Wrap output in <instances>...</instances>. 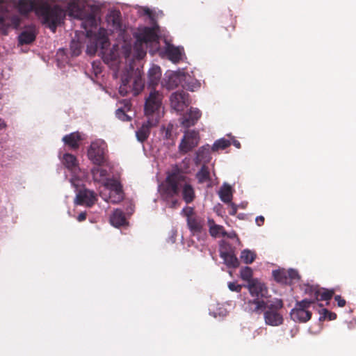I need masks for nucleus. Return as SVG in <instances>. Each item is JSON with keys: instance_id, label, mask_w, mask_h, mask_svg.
<instances>
[{"instance_id": "obj_9", "label": "nucleus", "mask_w": 356, "mask_h": 356, "mask_svg": "<svg viewBox=\"0 0 356 356\" xmlns=\"http://www.w3.org/2000/svg\"><path fill=\"white\" fill-rule=\"evenodd\" d=\"M171 107L177 112L183 111L188 107L191 101L189 95L184 90H177L170 95Z\"/></svg>"}, {"instance_id": "obj_53", "label": "nucleus", "mask_w": 356, "mask_h": 356, "mask_svg": "<svg viewBox=\"0 0 356 356\" xmlns=\"http://www.w3.org/2000/svg\"><path fill=\"white\" fill-rule=\"evenodd\" d=\"M72 15H73L74 17L77 18H81V12L79 10L78 7L76 6H72L71 9Z\"/></svg>"}, {"instance_id": "obj_52", "label": "nucleus", "mask_w": 356, "mask_h": 356, "mask_svg": "<svg viewBox=\"0 0 356 356\" xmlns=\"http://www.w3.org/2000/svg\"><path fill=\"white\" fill-rule=\"evenodd\" d=\"M225 236L229 238H236L237 241H239V238L235 232H232L228 233L225 230V232L223 233V237H225Z\"/></svg>"}, {"instance_id": "obj_44", "label": "nucleus", "mask_w": 356, "mask_h": 356, "mask_svg": "<svg viewBox=\"0 0 356 356\" xmlns=\"http://www.w3.org/2000/svg\"><path fill=\"white\" fill-rule=\"evenodd\" d=\"M181 213V215L186 218V220L189 218H193L197 216L195 213L194 209L191 207H186L185 208H184Z\"/></svg>"}, {"instance_id": "obj_16", "label": "nucleus", "mask_w": 356, "mask_h": 356, "mask_svg": "<svg viewBox=\"0 0 356 356\" xmlns=\"http://www.w3.org/2000/svg\"><path fill=\"white\" fill-rule=\"evenodd\" d=\"M158 119L148 118L147 122H144L141 127L136 132V138L138 141L143 143L149 136L150 129L157 125Z\"/></svg>"}, {"instance_id": "obj_20", "label": "nucleus", "mask_w": 356, "mask_h": 356, "mask_svg": "<svg viewBox=\"0 0 356 356\" xmlns=\"http://www.w3.org/2000/svg\"><path fill=\"white\" fill-rule=\"evenodd\" d=\"M211 159L210 146L207 144L197 149L194 158V163L195 165H199L202 163L206 165L210 161Z\"/></svg>"}, {"instance_id": "obj_34", "label": "nucleus", "mask_w": 356, "mask_h": 356, "mask_svg": "<svg viewBox=\"0 0 356 356\" xmlns=\"http://www.w3.org/2000/svg\"><path fill=\"white\" fill-rule=\"evenodd\" d=\"M256 257L257 254L254 251H251L248 249L243 250L241 254V259L246 264H252L254 261Z\"/></svg>"}, {"instance_id": "obj_10", "label": "nucleus", "mask_w": 356, "mask_h": 356, "mask_svg": "<svg viewBox=\"0 0 356 356\" xmlns=\"http://www.w3.org/2000/svg\"><path fill=\"white\" fill-rule=\"evenodd\" d=\"M248 288L252 297V300H264L263 298H268V289L266 284L257 279H253L248 283Z\"/></svg>"}, {"instance_id": "obj_61", "label": "nucleus", "mask_w": 356, "mask_h": 356, "mask_svg": "<svg viewBox=\"0 0 356 356\" xmlns=\"http://www.w3.org/2000/svg\"><path fill=\"white\" fill-rule=\"evenodd\" d=\"M3 1H4V0H0V4H1V3H3Z\"/></svg>"}, {"instance_id": "obj_32", "label": "nucleus", "mask_w": 356, "mask_h": 356, "mask_svg": "<svg viewBox=\"0 0 356 356\" xmlns=\"http://www.w3.org/2000/svg\"><path fill=\"white\" fill-rule=\"evenodd\" d=\"M63 163L70 170H74L78 167V161L76 156L69 153L63 155Z\"/></svg>"}, {"instance_id": "obj_58", "label": "nucleus", "mask_w": 356, "mask_h": 356, "mask_svg": "<svg viewBox=\"0 0 356 356\" xmlns=\"http://www.w3.org/2000/svg\"><path fill=\"white\" fill-rule=\"evenodd\" d=\"M232 144L238 149L241 148V143L236 140H234Z\"/></svg>"}, {"instance_id": "obj_49", "label": "nucleus", "mask_w": 356, "mask_h": 356, "mask_svg": "<svg viewBox=\"0 0 356 356\" xmlns=\"http://www.w3.org/2000/svg\"><path fill=\"white\" fill-rule=\"evenodd\" d=\"M334 300L337 302V305L339 307H343L346 305V300L339 295L334 296Z\"/></svg>"}, {"instance_id": "obj_3", "label": "nucleus", "mask_w": 356, "mask_h": 356, "mask_svg": "<svg viewBox=\"0 0 356 356\" xmlns=\"http://www.w3.org/2000/svg\"><path fill=\"white\" fill-rule=\"evenodd\" d=\"M136 42L134 49L136 51V58H143L146 55V51L143 48V44L148 42L159 43V36L153 28L145 27L136 36Z\"/></svg>"}, {"instance_id": "obj_39", "label": "nucleus", "mask_w": 356, "mask_h": 356, "mask_svg": "<svg viewBox=\"0 0 356 356\" xmlns=\"http://www.w3.org/2000/svg\"><path fill=\"white\" fill-rule=\"evenodd\" d=\"M181 81V79L179 74L175 72L171 74L168 79V88H173L175 87H177Z\"/></svg>"}, {"instance_id": "obj_14", "label": "nucleus", "mask_w": 356, "mask_h": 356, "mask_svg": "<svg viewBox=\"0 0 356 356\" xmlns=\"http://www.w3.org/2000/svg\"><path fill=\"white\" fill-rule=\"evenodd\" d=\"M20 23L21 20L17 15H0V30L3 35L8 34V30L10 28L17 29Z\"/></svg>"}, {"instance_id": "obj_23", "label": "nucleus", "mask_w": 356, "mask_h": 356, "mask_svg": "<svg viewBox=\"0 0 356 356\" xmlns=\"http://www.w3.org/2000/svg\"><path fill=\"white\" fill-rule=\"evenodd\" d=\"M82 140L83 138L79 131L65 135L63 138V141L64 143L73 149H76L79 147V143Z\"/></svg>"}, {"instance_id": "obj_8", "label": "nucleus", "mask_w": 356, "mask_h": 356, "mask_svg": "<svg viewBox=\"0 0 356 356\" xmlns=\"http://www.w3.org/2000/svg\"><path fill=\"white\" fill-rule=\"evenodd\" d=\"M163 95L155 89H152L145 99V114L147 118H153V115L160 109L162 104Z\"/></svg>"}, {"instance_id": "obj_36", "label": "nucleus", "mask_w": 356, "mask_h": 356, "mask_svg": "<svg viewBox=\"0 0 356 356\" xmlns=\"http://www.w3.org/2000/svg\"><path fill=\"white\" fill-rule=\"evenodd\" d=\"M200 83L197 80L193 79L191 77H188L187 79L184 80V83L183 87L188 90L194 92L197 89L200 88Z\"/></svg>"}, {"instance_id": "obj_15", "label": "nucleus", "mask_w": 356, "mask_h": 356, "mask_svg": "<svg viewBox=\"0 0 356 356\" xmlns=\"http://www.w3.org/2000/svg\"><path fill=\"white\" fill-rule=\"evenodd\" d=\"M179 189L181 196L186 204L193 202L195 199V192L193 186L189 182V178L184 175V180L180 181Z\"/></svg>"}, {"instance_id": "obj_12", "label": "nucleus", "mask_w": 356, "mask_h": 356, "mask_svg": "<svg viewBox=\"0 0 356 356\" xmlns=\"http://www.w3.org/2000/svg\"><path fill=\"white\" fill-rule=\"evenodd\" d=\"M305 292L309 293L314 297L312 300L316 301H327L330 300L334 294V289H326L324 288H319L318 286H307Z\"/></svg>"}, {"instance_id": "obj_11", "label": "nucleus", "mask_w": 356, "mask_h": 356, "mask_svg": "<svg viewBox=\"0 0 356 356\" xmlns=\"http://www.w3.org/2000/svg\"><path fill=\"white\" fill-rule=\"evenodd\" d=\"M110 45L108 38L102 32H99L95 36L94 40H90L87 45V53L90 55H95L99 49L102 52L108 49Z\"/></svg>"}, {"instance_id": "obj_5", "label": "nucleus", "mask_w": 356, "mask_h": 356, "mask_svg": "<svg viewBox=\"0 0 356 356\" xmlns=\"http://www.w3.org/2000/svg\"><path fill=\"white\" fill-rule=\"evenodd\" d=\"M184 180V175L178 170L168 175L163 192V196L165 201H168L169 198H172L179 194L180 181Z\"/></svg>"}, {"instance_id": "obj_2", "label": "nucleus", "mask_w": 356, "mask_h": 356, "mask_svg": "<svg viewBox=\"0 0 356 356\" xmlns=\"http://www.w3.org/2000/svg\"><path fill=\"white\" fill-rule=\"evenodd\" d=\"M284 307L282 299L272 300H248L245 302V310L250 314H260L264 312L265 323L276 327L283 324L284 318L281 310Z\"/></svg>"}, {"instance_id": "obj_38", "label": "nucleus", "mask_w": 356, "mask_h": 356, "mask_svg": "<svg viewBox=\"0 0 356 356\" xmlns=\"http://www.w3.org/2000/svg\"><path fill=\"white\" fill-rule=\"evenodd\" d=\"M319 312L321 314V316L319 318L320 321L326 319L332 321L337 318V314L335 313L330 312L325 308H323Z\"/></svg>"}, {"instance_id": "obj_57", "label": "nucleus", "mask_w": 356, "mask_h": 356, "mask_svg": "<svg viewBox=\"0 0 356 356\" xmlns=\"http://www.w3.org/2000/svg\"><path fill=\"white\" fill-rule=\"evenodd\" d=\"M131 47H125L124 51V55L125 58H129L131 54Z\"/></svg>"}, {"instance_id": "obj_7", "label": "nucleus", "mask_w": 356, "mask_h": 356, "mask_svg": "<svg viewBox=\"0 0 356 356\" xmlns=\"http://www.w3.org/2000/svg\"><path fill=\"white\" fill-rule=\"evenodd\" d=\"M200 139V134L197 131H186L178 147L179 152L184 155L191 152L198 145Z\"/></svg>"}, {"instance_id": "obj_56", "label": "nucleus", "mask_w": 356, "mask_h": 356, "mask_svg": "<svg viewBox=\"0 0 356 356\" xmlns=\"http://www.w3.org/2000/svg\"><path fill=\"white\" fill-rule=\"evenodd\" d=\"M86 212H81L78 216H77V220L79 222H82L86 219Z\"/></svg>"}, {"instance_id": "obj_19", "label": "nucleus", "mask_w": 356, "mask_h": 356, "mask_svg": "<svg viewBox=\"0 0 356 356\" xmlns=\"http://www.w3.org/2000/svg\"><path fill=\"white\" fill-rule=\"evenodd\" d=\"M108 186L110 187V199L113 203L121 202L124 198L122 186L117 180H112Z\"/></svg>"}, {"instance_id": "obj_60", "label": "nucleus", "mask_w": 356, "mask_h": 356, "mask_svg": "<svg viewBox=\"0 0 356 356\" xmlns=\"http://www.w3.org/2000/svg\"><path fill=\"white\" fill-rule=\"evenodd\" d=\"M125 108L127 109V110H129L130 107H131V104L129 102H127L125 103V105H124Z\"/></svg>"}, {"instance_id": "obj_22", "label": "nucleus", "mask_w": 356, "mask_h": 356, "mask_svg": "<svg viewBox=\"0 0 356 356\" xmlns=\"http://www.w3.org/2000/svg\"><path fill=\"white\" fill-rule=\"evenodd\" d=\"M165 53L170 60L174 63H177L182 58L183 48L168 44Z\"/></svg>"}, {"instance_id": "obj_25", "label": "nucleus", "mask_w": 356, "mask_h": 356, "mask_svg": "<svg viewBox=\"0 0 356 356\" xmlns=\"http://www.w3.org/2000/svg\"><path fill=\"white\" fill-rule=\"evenodd\" d=\"M112 225L116 227L123 226L127 223L124 212L120 209H115L110 218Z\"/></svg>"}, {"instance_id": "obj_28", "label": "nucleus", "mask_w": 356, "mask_h": 356, "mask_svg": "<svg viewBox=\"0 0 356 356\" xmlns=\"http://www.w3.org/2000/svg\"><path fill=\"white\" fill-rule=\"evenodd\" d=\"M36 38L35 33L33 29L22 31L18 38L20 44H28L35 40Z\"/></svg>"}, {"instance_id": "obj_59", "label": "nucleus", "mask_w": 356, "mask_h": 356, "mask_svg": "<svg viewBox=\"0 0 356 356\" xmlns=\"http://www.w3.org/2000/svg\"><path fill=\"white\" fill-rule=\"evenodd\" d=\"M6 127V124L3 120L0 118V130L3 129Z\"/></svg>"}, {"instance_id": "obj_51", "label": "nucleus", "mask_w": 356, "mask_h": 356, "mask_svg": "<svg viewBox=\"0 0 356 356\" xmlns=\"http://www.w3.org/2000/svg\"><path fill=\"white\" fill-rule=\"evenodd\" d=\"M86 22H88L91 26L96 25V17L93 14L88 15Z\"/></svg>"}, {"instance_id": "obj_48", "label": "nucleus", "mask_w": 356, "mask_h": 356, "mask_svg": "<svg viewBox=\"0 0 356 356\" xmlns=\"http://www.w3.org/2000/svg\"><path fill=\"white\" fill-rule=\"evenodd\" d=\"M168 202V207L170 208H176L179 204V201L177 199L172 197L169 198L168 201H166Z\"/></svg>"}, {"instance_id": "obj_45", "label": "nucleus", "mask_w": 356, "mask_h": 356, "mask_svg": "<svg viewBox=\"0 0 356 356\" xmlns=\"http://www.w3.org/2000/svg\"><path fill=\"white\" fill-rule=\"evenodd\" d=\"M116 116L122 121H130L131 118L126 114L124 109L120 108L116 111Z\"/></svg>"}, {"instance_id": "obj_40", "label": "nucleus", "mask_w": 356, "mask_h": 356, "mask_svg": "<svg viewBox=\"0 0 356 356\" xmlns=\"http://www.w3.org/2000/svg\"><path fill=\"white\" fill-rule=\"evenodd\" d=\"M273 276L275 279L282 283H288L287 273L284 270H274Z\"/></svg>"}, {"instance_id": "obj_21", "label": "nucleus", "mask_w": 356, "mask_h": 356, "mask_svg": "<svg viewBox=\"0 0 356 356\" xmlns=\"http://www.w3.org/2000/svg\"><path fill=\"white\" fill-rule=\"evenodd\" d=\"M161 77V70L158 65H152L148 71V86L152 89L159 84Z\"/></svg>"}, {"instance_id": "obj_17", "label": "nucleus", "mask_w": 356, "mask_h": 356, "mask_svg": "<svg viewBox=\"0 0 356 356\" xmlns=\"http://www.w3.org/2000/svg\"><path fill=\"white\" fill-rule=\"evenodd\" d=\"M186 222L188 228L193 236L199 235L204 231V220L199 216L187 219Z\"/></svg>"}, {"instance_id": "obj_41", "label": "nucleus", "mask_w": 356, "mask_h": 356, "mask_svg": "<svg viewBox=\"0 0 356 356\" xmlns=\"http://www.w3.org/2000/svg\"><path fill=\"white\" fill-rule=\"evenodd\" d=\"M252 270L250 267L245 266L241 270V277L242 280L247 281L248 283L252 281Z\"/></svg>"}, {"instance_id": "obj_31", "label": "nucleus", "mask_w": 356, "mask_h": 356, "mask_svg": "<svg viewBox=\"0 0 356 356\" xmlns=\"http://www.w3.org/2000/svg\"><path fill=\"white\" fill-rule=\"evenodd\" d=\"M108 22L114 29L120 30L122 29L120 12L118 10L111 12L108 16Z\"/></svg>"}, {"instance_id": "obj_54", "label": "nucleus", "mask_w": 356, "mask_h": 356, "mask_svg": "<svg viewBox=\"0 0 356 356\" xmlns=\"http://www.w3.org/2000/svg\"><path fill=\"white\" fill-rule=\"evenodd\" d=\"M229 204H230V206H231V209L229 211V213L231 216H235L236 214V213H237V207H236V205L235 204L232 203V202Z\"/></svg>"}, {"instance_id": "obj_33", "label": "nucleus", "mask_w": 356, "mask_h": 356, "mask_svg": "<svg viewBox=\"0 0 356 356\" xmlns=\"http://www.w3.org/2000/svg\"><path fill=\"white\" fill-rule=\"evenodd\" d=\"M231 143L229 140L225 138H220L215 141L211 147L212 152H218V150L225 149L227 147H229Z\"/></svg>"}, {"instance_id": "obj_46", "label": "nucleus", "mask_w": 356, "mask_h": 356, "mask_svg": "<svg viewBox=\"0 0 356 356\" xmlns=\"http://www.w3.org/2000/svg\"><path fill=\"white\" fill-rule=\"evenodd\" d=\"M286 273H287V279L288 280L289 279L291 280H299L300 279V275H299L298 271L296 270L290 269L288 271H286Z\"/></svg>"}, {"instance_id": "obj_43", "label": "nucleus", "mask_w": 356, "mask_h": 356, "mask_svg": "<svg viewBox=\"0 0 356 356\" xmlns=\"http://www.w3.org/2000/svg\"><path fill=\"white\" fill-rule=\"evenodd\" d=\"M219 252H220V257H221V252H223L227 254L232 253V252H234V250L229 243H228L225 241H222V243L220 245Z\"/></svg>"}, {"instance_id": "obj_24", "label": "nucleus", "mask_w": 356, "mask_h": 356, "mask_svg": "<svg viewBox=\"0 0 356 356\" xmlns=\"http://www.w3.org/2000/svg\"><path fill=\"white\" fill-rule=\"evenodd\" d=\"M220 22L222 24V28L228 32L227 34V38L231 37V33L235 30L236 20L233 17L232 15L230 14V11L225 17H221Z\"/></svg>"}, {"instance_id": "obj_27", "label": "nucleus", "mask_w": 356, "mask_h": 356, "mask_svg": "<svg viewBox=\"0 0 356 356\" xmlns=\"http://www.w3.org/2000/svg\"><path fill=\"white\" fill-rule=\"evenodd\" d=\"M195 177L197 179L198 184H204L205 182H211V175L209 167L203 164L201 168L195 175Z\"/></svg>"}, {"instance_id": "obj_37", "label": "nucleus", "mask_w": 356, "mask_h": 356, "mask_svg": "<svg viewBox=\"0 0 356 356\" xmlns=\"http://www.w3.org/2000/svg\"><path fill=\"white\" fill-rule=\"evenodd\" d=\"M130 78L127 76L125 78L122 79V85L119 88V92L121 95L125 96L128 94L129 90H131V87L128 86V84L130 81Z\"/></svg>"}, {"instance_id": "obj_30", "label": "nucleus", "mask_w": 356, "mask_h": 356, "mask_svg": "<svg viewBox=\"0 0 356 356\" xmlns=\"http://www.w3.org/2000/svg\"><path fill=\"white\" fill-rule=\"evenodd\" d=\"M223 261L225 264L229 268H237L239 266V261L236 257L234 252L232 253H225L221 252L220 257Z\"/></svg>"}, {"instance_id": "obj_50", "label": "nucleus", "mask_w": 356, "mask_h": 356, "mask_svg": "<svg viewBox=\"0 0 356 356\" xmlns=\"http://www.w3.org/2000/svg\"><path fill=\"white\" fill-rule=\"evenodd\" d=\"M79 46V44L78 43H75V42H72V45H71V49H72V52H73V55L74 56H78L81 54V49L79 47H78Z\"/></svg>"}, {"instance_id": "obj_55", "label": "nucleus", "mask_w": 356, "mask_h": 356, "mask_svg": "<svg viewBox=\"0 0 356 356\" xmlns=\"http://www.w3.org/2000/svg\"><path fill=\"white\" fill-rule=\"evenodd\" d=\"M255 221L258 226H261L264 222V217L262 216H257Z\"/></svg>"}, {"instance_id": "obj_35", "label": "nucleus", "mask_w": 356, "mask_h": 356, "mask_svg": "<svg viewBox=\"0 0 356 356\" xmlns=\"http://www.w3.org/2000/svg\"><path fill=\"white\" fill-rule=\"evenodd\" d=\"M91 173L93 179L95 181L99 182L106 177L107 170L105 169L100 168L99 167H95L91 170Z\"/></svg>"}, {"instance_id": "obj_47", "label": "nucleus", "mask_w": 356, "mask_h": 356, "mask_svg": "<svg viewBox=\"0 0 356 356\" xmlns=\"http://www.w3.org/2000/svg\"><path fill=\"white\" fill-rule=\"evenodd\" d=\"M229 289L232 291L240 292L241 291L242 286L239 284H237L235 282H229L228 284Z\"/></svg>"}, {"instance_id": "obj_4", "label": "nucleus", "mask_w": 356, "mask_h": 356, "mask_svg": "<svg viewBox=\"0 0 356 356\" xmlns=\"http://www.w3.org/2000/svg\"><path fill=\"white\" fill-rule=\"evenodd\" d=\"M107 145L102 140H97L91 143L88 149V157L98 166L104 165L107 160Z\"/></svg>"}, {"instance_id": "obj_18", "label": "nucleus", "mask_w": 356, "mask_h": 356, "mask_svg": "<svg viewBox=\"0 0 356 356\" xmlns=\"http://www.w3.org/2000/svg\"><path fill=\"white\" fill-rule=\"evenodd\" d=\"M201 111L196 108H191L181 118V124L183 127L188 128L194 126L201 117Z\"/></svg>"}, {"instance_id": "obj_29", "label": "nucleus", "mask_w": 356, "mask_h": 356, "mask_svg": "<svg viewBox=\"0 0 356 356\" xmlns=\"http://www.w3.org/2000/svg\"><path fill=\"white\" fill-rule=\"evenodd\" d=\"M208 225L209 227V234L212 237L217 238L223 236L225 228L223 226L215 223L213 219H208Z\"/></svg>"}, {"instance_id": "obj_42", "label": "nucleus", "mask_w": 356, "mask_h": 356, "mask_svg": "<svg viewBox=\"0 0 356 356\" xmlns=\"http://www.w3.org/2000/svg\"><path fill=\"white\" fill-rule=\"evenodd\" d=\"M144 88V81L141 77H137L134 79L133 89L134 94L138 95Z\"/></svg>"}, {"instance_id": "obj_6", "label": "nucleus", "mask_w": 356, "mask_h": 356, "mask_svg": "<svg viewBox=\"0 0 356 356\" xmlns=\"http://www.w3.org/2000/svg\"><path fill=\"white\" fill-rule=\"evenodd\" d=\"M314 303V300L309 299H304L297 302L294 308L290 312L291 318L295 322H307L312 318V312L308 309Z\"/></svg>"}, {"instance_id": "obj_1", "label": "nucleus", "mask_w": 356, "mask_h": 356, "mask_svg": "<svg viewBox=\"0 0 356 356\" xmlns=\"http://www.w3.org/2000/svg\"><path fill=\"white\" fill-rule=\"evenodd\" d=\"M17 8L22 14H28L33 10L42 17L43 23L54 33L63 17V10L58 5L51 6L47 1L35 4L31 0H19Z\"/></svg>"}, {"instance_id": "obj_26", "label": "nucleus", "mask_w": 356, "mask_h": 356, "mask_svg": "<svg viewBox=\"0 0 356 356\" xmlns=\"http://www.w3.org/2000/svg\"><path fill=\"white\" fill-rule=\"evenodd\" d=\"M218 194L221 201L227 204L231 203L233 197V193L230 185L224 184L221 186Z\"/></svg>"}, {"instance_id": "obj_13", "label": "nucleus", "mask_w": 356, "mask_h": 356, "mask_svg": "<svg viewBox=\"0 0 356 356\" xmlns=\"http://www.w3.org/2000/svg\"><path fill=\"white\" fill-rule=\"evenodd\" d=\"M97 200V195L94 191L84 188L79 191L74 202L78 205H86L91 207Z\"/></svg>"}]
</instances>
